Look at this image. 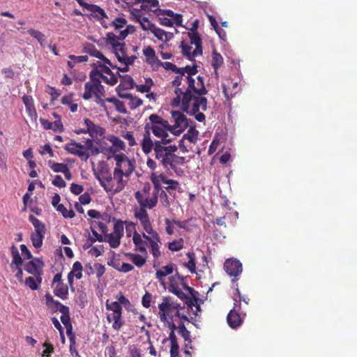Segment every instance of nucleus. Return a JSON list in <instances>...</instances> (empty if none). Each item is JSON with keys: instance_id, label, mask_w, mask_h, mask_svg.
<instances>
[{"instance_id": "1", "label": "nucleus", "mask_w": 357, "mask_h": 357, "mask_svg": "<svg viewBox=\"0 0 357 357\" xmlns=\"http://www.w3.org/2000/svg\"><path fill=\"white\" fill-rule=\"evenodd\" d=\"M185 89L180 91L179 88L174 89L176 97L172 100L173 107H178L183 112L190 115H194L199 122L205 121L204 112L207 109V99L205 95L208 91L204 84L203 77L198 75L195 78L194 86L186 85Z\"/></svg>"}, {"instance_id": "2", "label": "nucleus", "mask_w": 357, "mask_h": 357, "mask_svg": "<svg viewBox=\"0 0 357 357\" xmlns=\"http://www.w3.org/2000/svg\"><path fill=\"white\" fill-rule=\"evenodd\" d=\"M167 131L170 132V124L167 120L163 119L156 114H151L145 120L144 133L141 142L142 151L146 154H149L153 149L154 142L151 139V132L154 136L160 139V143L167 144L171 139L168 138Z\"/></svg>"}, {"instance_id": "3", "label": "nucleus", "mask_w": 357, "mask_h": 357, "mask_svg": "<svg viewBox=\"0 0 357 357\" xmlns=\"http://www.w3.org/2000/svg\"><path fill=\"white\" fill-rule=\"evenodd\" d=\"M152 150L154 151L155 159L166 169H173L177 172L176 167L183 165L185 162L184 157L176 155L178 150L176 145H167L160 142H154Z\"/></svg>"}, {"instance_id": "4", "label": "nucleus", "mask_w": 357, "mask_h": 357, "mask_svg": "<svg viewBox=\"0 0 357 357\" xmlns=\"http://www.w3.org/2000/svg\"><path fill=\"white\" fill-rule=\"evenodd\" d=\"M106 39L112 52L120 63L126 66H132L134 63L137 56L132 54L130 47L127 46L121 40H118L117 36L113 32H108L106 34Z\"/></svg>"}, {"instance_id": "5", "label": "nucleus", "mask_w": 357, "mask_h": 357, "mask_svg": "<svg viewBox=\"0 0 357 357\" xmlns=\"http://www.w3.org/2000/svg\"><path fill=\"white\" fill-rule=\"evenodd\" d=\"M101 186L107 192L112 195L120 192L125 188L128 178L123 173L114 169L113 177L110 174L102 173L98 178Z\"/></svg>"}, {"instance_id": "6", "label": "nucleus", "mask_w": 357, "mask_h": 357, "mask_svg": "<svg viewBox=\"0 0 357 357\" xmlns=\"http://www.w3.org/2000/svg\"><path fill=\"white\" fill-rule=\"evenodd\" d=\"M151 190L150 184L146 183L141 190L135 192V197L139 205V209H151L156 206L160 191L156 188L153 192Z\"/></svg>"}, {"instance_id": "7", "label": "nucleus", "mask_w": 357, "mask_h": 357, "mask_svg": "<svg viewBox=\"0 0 357 357\" xmlns=\"http://www.w3.org/2000/svg\"><path fill=\"white\" fill-rule=\"evenodd\" d=\"M197 66L194 65L186 66L183 68H179L178 75H176L172 81V84L174 89L179 88L180 91L185 89L186 85L189 87L194 86L195 78L193 76L197 73Z\"/></svg>"}, {"instance_id": "8", "label": "nucleus", "mask_w": 357, "mask_h": 357, "mask_svg": "<svg viewBox=\"0 0 357 357\" xmlns=\"http://www.w3.org/2000/svg\"><path fill=\"white\" fill-rule=\"evenodd\" d=\"M116 161L114 169L124 174L125 178H128L135 169V160L133 158H128L124 153L114 154L113 155Z\"/></svg>"}, {"instance_id": "9", "label": "nucleus", "mask_w": 357, "mask_h": 357, "mask_svg": "<svg viewBox=\"0 0 357 357\" xmlns=\"http://www.w3.org/2000/svg\"><path fill=\"white\" fill-rule=\"evenodd\" d=\"M151 181L153 185V188L159 190L162 189V184H167L165 189L171 194V190H176L180 188L179 183L173 179H169L165 174H157L153 173L151 176Z\"/></svg>"}, {"instance_id": "10", "label": "nucleus", "mask_w": 357, "mask_h": 357, "mask_svg": "<svg viewBox=\"0 0 357 357\" xmlns=\"http://www.w3.org/2000/svg\"><path fill=\"white\" fill-rule=\"evenodd\" d=\"M173 125H170V132L174 135H179L188 126L189 123L186 116L179 111H172Z\"/></svg>"}, {"instance_id": "11", "label": "nucleus", "mask_w": 357, "mask_h": 357, "mask_svg": "<svg viewBox=\"0 0 357 357\" xmlns=\"http://www.w3.org/2000/svg\"><path fill=\"white\" fill-rule=\"evenodd\" d=\"M105 93L104 87L101 84V80L100 79H90V81L84 84V93L82 95V98L84 100H89L93 96L105 95Z\"/></svg>"}, {"instance_id": "12", "label": "nucleus", "mask_w": 357, "mask_h": 357, "mask_svg": "<svg viewBox=\"0 0 357 357\" xmlns=\"http://www.w3.org/2000/svg\"><path fill=\"white\" fill-rule=\"evenodd\" d=\"M234 305L232 310L227 314V320L231 328H237L243 324L245 313H240L241 303H236L237 299L234 297Z\"/></svg>"}, {"instance_id": "13", "label": "nucleus", "mask_w": 357, "mask_h": 357, "mask_svg": "<svg viewBox=\"0 0 357 357\" xmlns=\"http://www.w3.org/2000/svg\"><path fill=\"white\" fill-rule=\"evenodd\" d=\"M135 217L139 221L145 231L144 233L148 235V236H152L158 234V232L153 229L149 219V214L145 209L135 210Z\"/></svg>"}, {"instance_id": "14", "label": "nucleus", "mask_w": 357, "mask_h": 357, "mask_svg": "<svg viewBox=\"0 0 357 357\" xmlns=\"http://www.w3.org/2000/svg\"><path fill=\"white\" fill-rule=\"evenodd\" d=\"M158 314L160 321L163 322L171 331L175 332L178 327L174 322L173 316H169V305L166 303H161L158 305Z\"/></svg>"}, {"instance_id": "15", "label": "nucleus", "mask_w": 357, "mask_h": 357, "mask_svg": "<svg viewBox=\"0 0 357 357\" xmlns=\"http://www.w3.org/2000/svg\"><path fill=\"white\" fill-rule=\"evenodd\" d=\"M84 146L79 143H77L75 141H71L70 143L65 145V150L70 154L77 155L83 161H86L89 158V154L83 151Z\"/></svg>"}, {"instance_id": "16", "label": "nucleus", "mask_w": 357, "mask_h": 357, "mask_svg": "<svg viewBox=\"0 0 357 357\" xmlns=\"http://www.w3.org/2000/svg\"><path fill=\"white\" fill-rule=\"evenodd\" d=\"M224 268L229 275L234 278L241 275L243 271L242 264L236 259H227L224 264Z\"/></svg>"}, {"instance_id": "17", "label": "nucleus", "mask_w": 357, "mask_h": 357, "mask_svg": "<svg viewBox=\"0 0 357 357\" xmlns=\"http://www.w3.org/2000/svg\"><path fill=\"white\" fill-rule=\"evenodd\" d=\"M143 237L148 242L153 258L155 259H158L161 255V252L160 251V244H161V241L159 234L148 236L145 233H143Z\"/></svg>"}, {"instance_id": "18", "label": "nucleus", "mask_w": 357, "mask_h": 357, "mask_svg": "<svg viewBox=\"0 0 357 357\" xmlns=\"http://www.w3.org/2000/svg\"><path fill=\"white\" fill-rule=\"evenodd\" d=\"M44 262L40 258H35L25 264V271L33 275H40L43 273L42 268Z\"/></svg>"}, {"instance_id": "19", "label": "nucleus", "mask_w": 357, "mask_h": 357, "mask_svg": "<svg viewBox=\"0 0 357 357\" xmlns=\"http://www.w3.org/2000/svg\"><path fill=\"white\" fill-rule=\"evenodd\" d=\"M109 66H105L101 64L100 62H97L96 63H94L93 65V69L89 73V78L90 79H95L98 78L100 79V77L107 75L110 74L111 73H113L109 67Z\"/></svg>"}, {"instance_id": "20", "label": "nucleus", "mask_w": 357, "mask_h": 357, "mask_svg": "<svg viewBox=\"0 0 357 357\" xmlns=\"http://www.w3.org/2000/svg\"><path fill=\"white\" fill-rule=\"evenodd\" d=\"M132 241L135 245V250L140 252L144 255H147L146 245H149L146 240L143 237V234L136 233L132 236Z\"/></svg>"}, {"instance_id": "21", "label": "nucleus", "mask_w": 357, "mask_h": 357, "mask_svg": "<svg viewBox=\"0 0 357 357\" xmlns=\"http://www.w3.org/2000/svg\"><path fill=\"white\" fill-rule=\"evenodd\" d=\"M188 37L190 38V44L195 45L194 55L202 54V42L199 34L197 31L188 32Z\"/></svg>"}, {"instance_id": "22", "label": "nucleus", "mask_w": 357, "mask_h": 357, "mask_svg": "<svg viewBox=\"0 0 357 357\" xmlns=\"http://www.w3.org/2000/svg\"><path fill=\"white\" fill-rule=\"evenodd\" d=\"M152 27L153 28V29L152 30L151 33L159 40L163 43H167L174 38L173 33L166 31L160 28L157 27L156 26H152Z\"/></svg>"}, {"instance_id": "23", "label": "nucleus", "mask_w": 357, "mask_h": 357, "mask_svg": "<svg viewBox=\"0 0 357 357\" xmlns=\"http://www.w3.org/2000/svg\"><path fill=\"white\" fill-rule=\"evenodd\" d=\"M86 52L91 56L102 60L105 65L109 66L111 68H116V65H113L109 59L105 57L101 52L98 50L93 45H89L87 47Z\"/></svg>"}, {"instance_id": "24", "label": "nucleus", "mask_w": 357, "mask_h": 357, "mask_svg": "<svg viewBox=\"0 0 357 357\" xmlns=\"http://www.w3.org/2000/svg\"><path fill=\"white\" fill-rule=\"evenodd\" d=\"M198 138V131L195 128H190L188 132L183 136V139L180 141L179 147L183 152L188 151V149L183 145L185 139L188 140L190 143H195Z\"/></svg>"}, {"instance_id": "25", "label": "nucleus", "mask_w": 357, "mask_h": 357, "mask_svg": "<svg viewBox=\"0 0 357 357\" xmlns=\"http://www.w3.org/2000/svg\"><path fill=\"white\" fill-rule=\"evenodd\" d=\"M29 220L31 222L34 227V231L33 233L45 235L47 229L45 225L43 222H41L33 215H30L29 216Z\"/></svg>"}, {"instance_id": "26", "label": "nucleus", "mask_w": 357, "mask_h": 357, "mask_svg": "<svg viewBox=\"0 0 357 357\" xmlns=\"http://www.w3.org/2000/svg\"><path fill=\"white\" fill-rule=\"evenodd\" d=\"M125 255L138 268L142 267L146 262V255L131 252L126 253Z\"/></svg>"}, {"instance_id": "27", "label": "nucleus", "mask_w": 357, "mask_h": 357, "mask_svg": "<svg viewBox=\"0 0 357 357\" xmlns=\"http://www.w3.org/2000/svg\"><path fill=\"white\" fill-rule=\"evenodd\" d=\"M174 265L172 264L162 266L161 268L157 270L155 276L159 282L161 283L164 282V278L174 271Z\"/></svg>"}, {"instance_id": "28", "label": "nucleus", "mask_w": 357, "mask_h": 357, "mask_svg": "<svg viewBox=\"0 0 357 357\" xmlns=\"http://www.w3.org/2000/svg\"><path fill=\"white\" fill-rule=\"evenodd\" d=\"M61 321L66 328V334L68 337H71L72 335H75L73 332V326L70 321V317L69 314V308L67 309V311L64 313H61Z\"/></svg>"}, {"instance_id": "29", "label": "nucleus", "mask_w": 357, "mask_h": 357, "mask_svg": "<svg viewBox=\"0 0 357 357\" xmlns=\"http://www.w3.org/2000/svg\"><path fill=\"white\" fill-rule=\"evenodd\" d=\"M11 255L13 257L12 262L10 264L11 268L13 269L14 267L22 266L23 260L20 255L17 248L13 245L10 247Z\"/></svg>"}, {"instance_id": "30", "label": "nucleus", "mask_w": 357, "mask_h": 357, "mask_svg": "<svg viewBox=\"0 0 357 357\" xmlns=\"http://www.w3.org/2000/svg\"><path fill=\"white\" fill-rule=\"evenodd\" d=\"M107 139L112 144L111 151L116 152L117 151H123L126 149L125 143L119 137L110 135L107 137Z\"/></svg>"}, {"instance_id": "31", "label": "nucleus", "mask_w": 357, "mask_h": 357, "mask_svg": "<svg viewBox=\"0 0 357 357\" xmlns=\"http://www.w3.org/2000/svg\"><path fill=\"white\" fill-rule=\"evenodd\" d=\"M121 238V236L114 234L112 233H106L105 234V236L103 237V242H108L111 248H116L120 245Z\"/></svg>"}, {"instance_id": "32", "label": "nucleus", "mask_w": 357, "mask_h": 357, "mask_svg": "<svg viewBox=\"0 0 357 357\" xmlns=\"http://www.w3.org/2000/svg\"><path fill=\"white\" fill-rule=\"evenodd\" d=\"M36 277L29 276L25 280V284L29 287L31 290H36L39 288L40 284L42 282V277L40 275H34Z\"/></svg>"}, {"instance_id": "33", "label": "nucleus", "mask_w": 357, "mask_h": 357, "mask_svg": "<svg viewBox=\"0 0 357 357\" xmlns=\"http://www.w3.org/2000/svg\"><path fill=\"white\" fill-rule=\"evenodd\" d=\"M54 294L61 299L67 298L68 295V286L63 284H57L54 287Z\"/></svg>"}, {"instance_id": "34", "label": "nucleus", "mask_w": 357, "mask_h": 357, "mask_svg": "<svg viewBox=\"0 0 357 357\" xmlns=\"http://www.w3.org/2000/svg\"><path fill=\"white\" fill-rule=\"evenodd\" d=\"M187 257L189 259L188 262L184 263L183 266L187 268L190 273H195L196 271V257L195 255L193 252H188Z\"/></svg>"}, {"instance_id": "35", "label": "nucleus", "mask_w": 357, "mask_h": 357, "mask_svg": "<svg viewBox=\"0 0 357 357\" xmlns=\"http://www.w3.org/2000/svg\"><path fill=\"white\" fill-rule=\"evenodd\" d=\"M223 58L222 55L215 51L213 52L212 54V63L211 65L215 70V73L217 74L218 69L222 65Z\"/></svg>"}, {"instance_id": "36", "label": "nucleus", "mask_w": 357, "mask_h": 357, "mask_svg": "<svg viewBox=\"0 0 357 357\" xmlns=\"http://www.w3.org/2000/svg\"><path fill=\"white\" fill-rule=\"evenodd\" d=\"M181 47L183 55L187 57L190 61L194 60V59L198 56L194 55V50L192 51V47L185 44L184 41L181 43Z\"/></svg>"}, {"instance_id": "37", "label": "nucleus", "mask_w": 357, "mask_h": 357, "mask_svg": "<svg viewBox=\"0 0 357 357\" xmlns=\"http://www.w3.org/2000/svg\"><path fill=\"white\" fill-rule=\"evenodd\" d=\"M88 6L89 8H87V10L96 14V17H99L100 20L107 18V15L105 10L100 6L95 4H91V6Z\"/></svg>"}, {"instance_id": "38", "label": "nucleus", "mask_w": 357, "mask_h": 357, "mask_svg": "<svg viewBox=\"0 0 357 357\" xmlns=\"http://www.w3.org/2000/svg\"><path fill=\"white\" fill-rule=\"evenodd\" d=\"M27 32L38 41L41 47H44L46 37L42 32L33 29H29Z\"/></svg>"}, {"instance_id": "39", "label": "nucleus", "mask_w": 357, "mask_h": 357, "mask_svg": "<svg viewBox=\"0 0 357 357\" xmlns=\"http://www.w3.org/2000/svg\"><path fill=\"white\" fill-rule=\"evenodd\" d=\"M45 235L31 233V240L34 248H40L43 245V239Z\"/></svg>"}, {"instance_id": "40", "label": "nucleus", "mask_w": 357, "mask_h": 357, "mask_svg": "<svg viewBox=\"0 0 357 357\" xmlns=\"http://www.w3.org/2000/svg\"><path fill=\"white\" fill-rule=\"evenodd\" d=\"M126 29L121 31L119 35L117 36L118 40L123 41L129 34H132L135 32L136 29L133 25L126 24Z\"/></svg>"}, {"instance_id": "41", "label": "nucleus", "mask_w": 357, "mask_h": 357, "mask_svg": "<svg viewBox=\"0 0 357 357\" xmlns=\"http://www.w3.org/2000/svg\"><path fill=\"white\" fill-rule=\"evenodd\" d=\"M48 165L54 172L63 173V172L66 171V169L68 168V166L66 164L54 162L52 160L48 162Z\"/></svg>"}, {"instance_id": "42", "label": "nucleus", "mask_w": 357, "mask_h": 357, "mask_svg": "<svg viewBox=\"0 0 357 357\" xmlns=\"http://www.w3.org/2000/svg\"><path fill=\"white\" fill-rule=\"evenodd\" d=\"M162 303H166L169 305V316L174 317L173 314L175 313L176 311H179V309L181 308L180 305L175 304L173 302H172V299L169 297L163 298Z\"/></svg>"}, {"instance_id": "43", "label": "nucleus", "mask_w": 357, "mask_h": 357, "mask_svg": "<svg viewBox=\"0 0 357 357\" xmlns=\"http://www.w3.org/2000/svg\"><path fill=\"white\" fill-rule=\"evenodd\" d=\"M105 307L107 310L112 311L113 313L122 312V307L117 301L109 302V300L106 301Z\"/></svg>"}, {"instance_id": "44", "label": "nucleus", "mask_w": 357, "mask_h": 357, "mask_svg": "<svg viewBox=\"0 0 357 357\" xmlns=\"http://www.w3.org/2000/svg\"><path fill=\"white\" fill-rule=\"evenodd\" d=\"M158 64L162 66L165 70H171L178 75L179 68L175 64L168 61L161 62L160 60H158Z\"/></svg>"}, {"instance_id": "45", "label": "nucleus", "mask_w": 357, "mask_h": 357, "mask_svg": "<svg viewBox=\"0 0 357 357\" xmlns=\"http://www.w3.org/2000/svg\"><path fill=\"white\" fill-rule=\"evenodd\" d=\"M127 24V20L123 17H116L112 22V26L115 30H119Z\"/></svg>"}, {"instance_id": "46", "label": "nucleus", "mask_w": 357, "mask_h": 357, "mask_svg": "<svg viewBox=\"0 0 357 357\" xmlns=\"http://www.w3.org/2000/svg\"><path fill=\"white\" fill-rule=\"evenodd\" d=\"M143 101L142 99L137 96H132L126 102L131 109H135L142 104Z\"/></svg>"}, {"instance_id": "47", "label": "nucleus", "mask_w": 357, "mask_h": 357, "mask_svg": "<svg viewBox=\"0 0 357 357\" xmlns=\"http://www.w3.org/2000/svg\"><path fill=\"white\" fill-rule=\"evenodd\" d=\"M103 80L106 84L114 86L118 82V78L116 75L114 74V73H111L110 74L105 75L100 77V80Z\"/></svg>"}, {"instance_id": "48", "label": "nucleus", "mask_w": 357, "mask_h": 357, "mask_svg": "<svg viewBox=\"0 0 357 357\" xmlns=\"http://www.w3.org/2000/svg\"><path fill=\"white\" fill-rule=\"evenodd\" d=\"M87 133L90 135L91 137H97L98 135H102L103 134L102 129L99 127L98 126H96L93 124L91 127L86 128Z\"/></svg>"}, {"instance_id": "49", "label": "nucleus", "mask_w": 357, "mask_h": 357, "mask_svg": "<svg viewBox=\"0 0 357 357\" xmlns=\"http://www.w3.org/2000/svg\"><path fill=\"white\" fill-rule=\"evenodd\" d=\"M56 210L61 213L62 215L66 218H73L75 216V213L73 210H68L63 204L57 206Z\"/></svg>"}, {"instance_id": "50", "label": "nucleus", "mask_w": 357, "mask_h": 357, "mask_svg": "<svg viewBox=\"0 0 357 357\" xmlns=\"http://www.w3.org/2000/svg\"><path fill=\"white\" fill-rule=\"evenodd\" d=\"M61 103L68 105L72 112H75L77 110V104L73 102L69 96H63L61 98Z\"/></svg>"}, {"instance_id": "51", "label": "nucleus", "mask_w": 357, "mask_h": 357, "mask_svg": "<svg viewBox=\"0 0 357 357\" xmlns=\"http://www.w3.org/2000/svg\"><path fill=\"white\" fill-rule=\"evenodd\" d=\"M183 248V241L182 238L175 240L168 243V248L172 251H179Z\"/></svg>"}, {"instance_id": "52", "label": "nucleus", "mask_w": 357, "mask_h": 357, "mask_svg": "<svg viewBox=\"0 0 357 357\" xmlns=\"http://www.w3.org/2000/svg\"><path fill=\"white\" fill-rule=\"evenodd\" d=\"M159 1L158 0H144L142 5V8L144 10H152L153 8H158ZM154 10H153V11Z\"/></svg>"}, {"instance_id": "53", "label": "nucleus", "mask_w": 357, "mask_h": 357, "mask_svg": "<svg viewBox=\"0 0 357 357\" xmlns=\"http://www.w3.org/2000/svg\"><path fill=\"white\" fill-rule=\"evenodd\" d=\"M126 224V232L128 237L133 236L136 233H138L136 230V224L132 222H125Z\"/></svg>"}, {"instance_id": "54", "label": "nucleus", "mask_w": 357, "mask_h": 357, "mask_svg": "<svg viewBox=\"0 0 357 357\" xmlns=\"http://www.w3.org/2000/svg\"><path fill=\"white\" fill-rule=\"evenodd\" d=\"M143 54L146 57L147 61L149 59H154L158 62V59L155 57V52L153 48L151 46H148L143 50Z\"/></svg>"}, {"instance_id": "55", "label": "nucleus", "mask_w": 357, "mask_h": 357, "mask_svg": "<svg viewBox=\"0 0 357 357\" xmlns=\"http://www.w3.org/2000/svg\"><path fill=\"white\" fill-rule=\"evenodd\" d=\"M123 222L118 220L114 225V232L112 234L122 237L123 236Z\"/></svg>"}, {"instance_id": "56", "label": "nucleus", "mask_w": 357, "mask_h": 357, "mask_svg": "<svg viewBox=\"0 0 357 357\" xmlns=\"http://www.w3.org/2000/svg\"><path fill=\"white\" fill-rule=\"evenodd\" d=\"M131 13L135 16V21L139 23V24L141 23H144V22H147V23L151 22L146 17L142 16V15L139 13V10L133 9L131 11Z\"/></svg>"}, {"instance_id": "57", "label": "nucleus", "mask_w": 357, "mask_h": 357, "mask_svg": "<svg viewBox=\"0 0 357 357\" xmlns=\"http://www.w3.org/2000/svg\"><path fill=\"white\" fill-rule=\"evenodd\" d=\"M54 311H59L61 313H64L67 311L68 307L63 305L58 301H54L52 303V307H49Z\"/></svg>"}, {"instance_id": "58", "label": "nucleus", "mask_w": 357, "mask_h": 357, "mask_svg": "<svg viewBox=\"0 0 357 357\" xmlns=\"http://www.w3.org/2000/svg\"><path fill=\"white\" fill-rule=\"evenodd\" d=\"M70 340V352L71 355L74 357H77L79 356L78 351L75 348V335H72L71 337H68Z\"/></svg>"}, {"instance_id": "59", "label": "nucleus", "mask_w": 357, "mask_h": 357, "mask_svg": "<svg viewBox=\"0 0 357 357\" xmlns=\"http://www.w3.org/2000/svg\"><path fill=\"white\" fill-rule=\"evenodd\" d=\"M43 346L45 348L43 351L42 355L45 357H50V355L54 353V347L48 342H45Z\"/></svg>"}, {"instance_id": "60", "label": "nucleus", "mask_w": 357, "mask_h": 357, "mask_svg": "<svg viewBox=\"0 0 357 357\" xmlns=\"http://www.w3.org/2000/svg\"><path fill=\"white\" fill-rule=\"evenodd\" d=\"M153 12L158 15V16H167V17L172 18L173 16H174V13L171 10H162L160 8H155Z\"/></svg>"}, {"instance_id": "61", "label": "nucleus", "mask_w": 357, "mask_h": 357, "mask_svg": "<svg viewBox=\"0 0 357 357\" xmlns=\"http://www.w3.org/2000/svg\"><path fill=\"white\" fill-rule=\"evenodd\" d=\"M99 238L100 237H98V238ZM96 241H98V236L95 237L94 236H91L89 235L88 238H86L85 243L83 245V249L84 250L89 249L90 248L92 247L93 244Z\"/></svg>"}, {"instance_id": "62", "label": "nucleus", "mask_w": 357, "mask_h": 357, "mask_svg": "<svg viewBox=\"0 0 357 357\" xmlns=\"http://www.w3.org/2000/svg\"><path fill=\"white\" fill-rule=\"evenodd\" d=\"M152 80L149 79L146 80L145 84H140L137 86V89L138 91L142 93L149 92L151 89V84H152Z\"/></svg>"}, {"instance_id": "63", "label": "nucleus", "mask_w": 357, "mask_h": 357, "mask_svg": "<svg viewBox=\"0 0 357 357\" xmlns=\"http://www.w3.org/2000/svg\"><path fill=\"white\" fill-rule=\"evenodd\" d=\"M95 273L96 277L100 279L105 272V266L99 263H96L94 264Z\"/></svg>"}, {"instance_id": "64", "label": "nucleus", "mask_w": 357, "mask_h": 357, "mask_svg": "<svg viewBox=\"0 0 357 357\" xmlns=\"http://www.w3.org/2000/svg\"><path fill=\"white\" fill-rule=\"evenodd\" d=\"M158 197H160V202L165 207L169 206L167 194L162 188L160 190Z\"/></svg>"}]
</instances>
